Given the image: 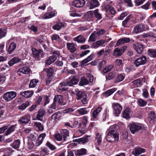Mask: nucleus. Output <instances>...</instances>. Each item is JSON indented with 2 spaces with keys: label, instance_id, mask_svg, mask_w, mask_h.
<instances>
[{
  "label": "nucleus",
  "instance_id": "f257e3e1",
  "mask_svg": "<svg viewBox=\"0 0 156 156\" xmlns=\"http://www.w3.org/2000/svg\"><path fill=\"white\" fill-rule=\"evenodd\" d=\"M106 139L109 142L115 143L119 140V134L116 130V125L110 126L106 131Z\"/></svg>",
  "mask_w": 156,
  "mask_h": 156
},
{
  "label": "nucleus",
  "instance_id": "f03ea898",
  "mask_svg": "<svg viewBox=\"0 0 156 156\" xmlns=\"http://www.w3.org/2000/svg\"><path fill=\"white\" fill-rule=\"evenodd\" d=\"M73 92V94H76V99L78 100H81L83 104L84 105L87 103V94L84 92L79 90L78 89H77L75 90V93Z\"/></svg>",
  "mask_w": 156,
  "mask_h": 156
},
{
  "label": "nucleus",
  "instance_id": "7ed1b4c3",
  "mask_svg": "<svg viewBox=\"0 0 156 156\" xmlns=\"http://www.w3.org/2000/svg\"><path fill=\"white\" fill-rule=\"evenodd\" d=\"M113 113L115 116H118L122 109V107L118 103H114L112 105Z\"/></svg>",
  "mask_w": 156,
  "mask_h": 156
},
{
  "label": "nucleus",
  "instance_id": "20e7f679",
  "mask_svg": "<svg viewBox=\"0 0 156 156\" xmlns=\"http://www.w3.org/2000/svg\"><path fill=\"white\" fill-rule=\"evenodd\" d=\"M129 127L131 133L134 134L140 130L142 128V126L140 124L136 123L130 124L129 125Z\"/></svg>",
  "mask_w": 156,
  "mask_h": 156
},
{
  "label": "nucleus",
  "instance_id": "39448f33",
  "mask_svg": "<svg viewBox=\"0 0 156 156\" xmlns=\"http://www.w3.org/2000/svg\"><path fill=\"white\" fill-rule=\"evenodd\" d=\"M16 96V93L13 91L7 92L4 95L3 98L7 101H9L13 99Z\"/></svg>",
  "mask_w": 156,
  "mask_h": 156
},
{
  "label": "nucleus",
  "instance_id": "423d86ee",
  "mask_svg": "<svg viewBox=\"0 0 156 156\" xmlns=\"http://www.w3.org/2000/svg\"><path fill=\"white\" fill-rule=\"evenodd\" d=\"M147 61V58L144 55L136 58L134 61V63L136 66L138 67L140 66L145 64Z\"/></svg>",
  "mask_w": 156,
  "mask_h": 156
},
{
  "label": "nucleus",
  "instance_id": "0eeeda50",
  "mask_svg": "<svg viewBox=\"0 0 156 156\" xmlns=\"http://www.w3.org/2000/svg\"><path fill=\"white\" fill-rule=\"evenodd\" d=\"M57 14V12L55 10H52L50 12H47L43 16H40L39 18L42 19H50L55 16Z\"/></svg>",
  "mask_w": 156,
  "mask_h": 156
},
{
  "label": "nucleus",
  "instance_id": "6e6552de",
  "mask_svg": "<svg viewBox=\"0 0 156 156\" xmlns=\"http://www.w3.org/2000/svg\"><path fill=\"white\" fill-rule=\"evenodd\" d=\"M30 117L29 114L27 113L20 117L18 120L20 124H27L30 121Z\"/></svg>",
  "mask_w": 156,
  "mask_h": 156
},
{
  "label": "nucleus",
  "instance_id": "1a4fd4ad",
  "mask_svg": "<svg viewBox=\"0 0 156 156\" xmlns=\"http://www.w3.org/2000/svg\"><path fill=\"white\" fill-rule=\"evenodd\" d=\"M65 81L67 86H72L73 85L76 84L78 82V80L77 76H73L69 77Z\"/></svg>",
  "mask_w": 156,
  "mask_h": 156
},
{
  "label": "nucleus",
  "instance_id": "9d476101",
  "mask_svg": "<svg viewBox=\"0 0 156 156\" xmlns=\"http://www.w3.org/2000/svg\"><path fill=\"white\" fill-rule=\"evenodd\" d=\"M133 48L138 54H141L144 48V45L138 43H135L133 44Z\"/></svg>",
  "mask_w": 156,
  "mask_h": 156
},
{
  "label": "nucleus",
  "instance_id": "9b49d317",
  "mask_svg": "<svg viewBox=\"0 0 156 156\" xmlns=\"http://www.w3.org/2000/svg\"><path fill=\"white\" fill-rule=\"evenodd\" d=\"M32 50L33 56L35 58H39L43 55V51L42 50H37L34 48H33Z\"/></svg>",
  "mask_w": 156,
  "mask_h": 156
},
{
  "label": "nucleus",
  "instance_id": "f8f14e48",
  "mask_svg": "<svg viewBox=\"0 0 156 156\" xmlns=\"http://www.w3.org/2000/svg\"><path fill=\"white\" fill-rule=\"evenodd\" d=\"M145 27L143 24H140L136 26L134 28V32L136 34L145 31Z\"/></svg>",
  "mask_w": 156,
  "mask_h": 156
},
{
  "label": "nucleus",
  "instance_id": "ddd939ff",
  "mask_svg": "<svg viewBox=\"0 0 156 156\" xmlns=\"http://www.w3.org/2000/svg\"><path fill=\"white\" fill-rule=\"evenodd\" d=\"M85 3V2L84 0H75L73 2V6L77 8L83 7Z\"/></svg>",
  "mask_w": 156,
  "mask_h": 156
},
{
  "label": "nucleus",
  "instance_id": "4468645a",
  "mask_svg": "<svg viewBox=\"0 0 156 156\" xmlns=\"http://www.w3.org/2000/svg\"><path fill=\"white\" fill-rule=\"evenodd\" d=\"M145 151V149L141 147H136L133 150L132 154L135 156H137Z\"/></svg>",
  "mask_w": 156,
  "mask_h": 156
},
{
  "label": "nucleus",
  "instance_id": "2eb2a0df",
  "mask_svg": "<svg viewBox=\"0 0 156 156\" xmlns=\"http://www.w3.org/2000/svg\"><path fill=\"white\" fill-rule=\"evenodd\" d=\"M54 100L56 103L61 105H64L66 104V103L64 102L63 97L60 95L55 96V97Z\"/></svg>",
  "mask_w": 156,
  "mask_h": 156
},
{
  "label": "nucleus",
  "instance_id": "dca6fc26",
  "mask_svg": "<svg viewBox=\"0 0 156 156\" xmlns=\"http://www.w3.org/2000/svg\"><path fill=\"white\" fill-rule=\"evenodd\" d=\"M130 41V39L129 37H122L119 39L116 43V46H118L121 44L129 43Z\"/></svg>",
  "mask_w": 156,
  "mask_h": 156
},
{
  "label": "nucleus",
  "instance_id": "f3484780",
  "mask_svg": "<svg viewBox=\"0 0 156 156\" xmlns=\"http://www.w3.org/2000/svg\"><path fill=\"white\" fill-rule=\"evenodd\" d=\"M46 136V134L45 133H42L40 134L35 142V145L36 146H39L42 143Z\"/></svg>",
  "mask_w": 156,
  "mask_h": 156
},
{
  "label": "nucleus",
  "instance_id": "a211bd4d",
  "mask_svg": "<svg viewBox=\"0 0 156 156\" xmlns=\"http://www.w3.org/2000/svg\"><path fill=\"white\" fill-rule=\"evenodd\" d=\"M46 136V134L45 133H42L40 134L35 142V145L36 146H39L42 143Z\"/></svg>",
  "mask_w": 156,
  "mask_h": 156
},
{
  "label": "nucleus",
  "instance_id": "6ab92c4d",
  "mask_svg": "<svg viewBox=\"0 0 156 156\" xmlns=\"http://www.w3.org/2000/svg\"><path fill=\"white\" fill-rule=\"evenodd\" d=\"M34 93V92L33 91L27 90L20 92V95L25 98H28L33 95Z\"/></svg>",
  "mask_w": 156,
  "mask_h": 156
},
{
  "label": "nucleus",
  "instance_id": "aec40b11",
  "mask_svg": "<svg viewBox=\"0 0 156 156\" xmlns=\"http://www.w3.org/2000/svg\"><path fill=\"white\" fill-rule=\"evenodd\" d=\"M30 71V69L27 66H23L20 68L18 70L17 73H21L23 74H28Z\"/></svg>",
  "mask_w": 156,
  "mask_h": 156
},
{
  "label": "nucleus",
  "instance_id": "412c9836",
  "mask_svg": "<svg viewBox=\"0 0 156 156\" xmlns=\"http://www.w3.org/2000/svg\"><path fill=\"white\" fill-rule=\"evenodd\" d=\"M73 40L79 43H84L85 42V38L83 36L80 35L73 38Z\"/></svg>",
  "mask_w": 156,
  "mask_h": 156
},
{
  "label": "nucleus",
  "instance_id": "4be33fe9",
  "mask_svg": "<svg viewBox=\"0 0 156 156\" xmlns=\"http://www.w3.org/2000/svg\"><path fill=\"white\" fill-rule=\"evenodd\" d=\"M105 9L107 12L110 13L112 15H115L116 13L115 10L110 5L107 4L105 6Z\"/></svg>",
  "mask_w": 156,
  "mask_h": 156
},
{
  "label": "nucleus",
  "instance_id": "5701e85b",
  "mask_svg": "<svg viewBox=\"0 0 156 156\" xmlns=\"http://www.w3.org/2000/svg\"><path fill=\"white\" fill-rule=\"evenodd\" d=\"M60 133L62 136H63V141H67L69 134L68 130L65 129H62L60 131Z\"/></svg>",
  "mask_w": 156,
  "mask_h": 156
},
{
  "label": "nucleus",
  "instance_id": "b1692460",
  "mask_svg": "<svg viewBox=\"0 0 156 156\" xmlns=\"http://www.w3.org/2000/svg\"><path fill=\"white\" fill-rule=\"evenodd\" d=\"M130 84L131 86H133V88L140 87L142 85V80L140 79H138L131 82Z\"/></svg>",
  "mask_w": 156,
  "mask_h": 156
},
{
  "label": "nucleus",
  "instance_id": "393cba45",
  "mask_svg": "<svg viewBox=\"0 0 156 156\" xmlns=\"http://www.w3.org/2000/svg\"><path fill=\"white\" fill-rule=\"evenodd\" d=\"M67 46L68 50L73 53L76 50V45L73 43H67Z\"/></svg>",
  "mask_w": 156,
  "mask_h": 156
},
{
  "label": "nucleus",
  "instance_id": "a878e982",
  "mask_svg": "<svg viewBox=\"0 0 156 156\" xmlns=\"http://www.w3.org/2000/svg\"><path fill=\"white\" fill-rule=\"evenodd\" d=\"M105 42L104 40H100L94 43L90 47L92 48H97L101 46H102Z\"/></svg>",
  "mask_w": 156,
  "mask_h": 156
},
{
  "label": "nucleus",
  "instance_id": "bb28decb",
  "mask_svg": "<svg viewBox=\"0 0 156 156\" xmlns=\"http://www.w3.org/2000/svg\"><path fill=\"white\" fill-rule=\"evenodd\" d=\"M102 110V108L100 107H98L97 108L95 109L92 113V116L93 119H96L98 118V116L99 113Z\"/></svg>",
  "mask_w": 156,
  "mask_h": 156
},
{
  "label": "nucleus",
  "instance_id": "cd10ccee",
  "mask_svg": "<svg viewBox=\"0 0 156 156\" xmlns=\"http://www.w3.org/2000/svg\"><path fill=\"white\" fill-rule=\"evenodd\" d=\"M64 24L61 22H59L55 24L54 25L52 26V28L53 29L59 30L62 28L65 27Z\"/></svg>",
  "mask_w": 156,
  "mask_h": 156
},
{
  "label": "nucleus",
  "instance_id": "c85d7f7f",
  "mask_svg": "<svg viewBox=\"0 0 156 156\" xmlns=\"http://www.w3.org/2000/svg\"><path fill=\"white\" fill-rule=\"evenodd\" d=\"M131 113L130 109L129 108H126L124 111L122 113V116L123 118L126 119L130 118V114Z\"/></svg>",
  "mask_w": 156,
  "mask_h": 156
},
{
  "label": "nucleus",
  "instance_id": "c756f323",
  "mask_svg": "<svg viewBox=\"0 0 156 156\" xmlns=\"http://www.w3.org/2000/svg\"><path fill=\"white\" fill-rule=\"evenodd\" d=\"M99 2L97 0H91L90 2V9L98 7L99 5Z\"/></svg>",
  "mask_w": 156,
  "mask_h": 156
},
{
  "label": "nucleus",
  "instance_id": "7c9ffc66",
  "mask_svg": "<svg viewBox=\"0 0 156 156\" xmlns=\"http://www.w3.org/2000/svg\"><path fill=\"white\" fill-rule=\"evenodd\" d=\"M16 47V44L14 42L11 43L9 45L8 49V52L9 54L12 53V52L15 49Z\"/></svg>",
  "mask_w": 156,
  "mask_h": 156
},
{
  "label": "nucleus",
  "instance_id": "2f4dec72",
  "mask_svg": "<svg viewBox=\"0 0 156 156\" xmlns=\"http://www.w3.org/2000/svg\"><path fill=\"white\" fill-rule=\"evenodd\" d=\"M20 59L17 57H14L8 62V64L10 66H12L14 64L20 62Z\"/></svg>",
  "mask_w": 156,
  "mask_h": 156
},
{
  "label": "nucleus",
  "instance_id": "473e14b6",
  "mask_svg": "<svg viewBox=\"0 0 156 156\" xmlns=\"http://www.w3.org/2000/svg\"><path fill=\"white\" fill-rule=\"evenodd\" d=\"M79 114L80 115H83L87 114L89 112V111L87 110L86 108H80L77 110Z\"/></svg>",
  "mask_w": 156,
  "mask_h": 156
},
{
  "label": "nucleus",
  "instance_id": "72a5a7b5",
  "mask_svg": "<svg viewBox=\"0 0 156 156\" xmlns=\"http://www.w3.org/2000/svg\"><path fill=\"white\" fill-rule=\"evenodd\" d=\"M148 54L151 57L155 58L156 57V48L149 49L148 50Z\"/></svg>",
  "mask_w": 156,
  "mask_h": 156
},
{
  "label": "nucleus",
  "instance_id": "f704fd0d",
  "mask_svg": "<svg viewBox=\"0 0 156 156\" xmlns=\"http://www.w3.org/2000/svg\"><path fill=\"white\" fill-rule=\"evenodd\" d=\"M29 101H27L25 103L22 104L18 106V109L20 111L25 110L27 107L30 105Z\"/></svg>",
  "mask_w": 156,
  "mask_h": 156
},
{
  "label": "nucleus",
  "instance_id": "c9c22d12",
  "mask_svg": "<svg viewBox=\"0 0 156 156\" xmlns=\"http://www.w3.org/2000/svg\"><path fill=\"white\" fill-rule=\"evenodd\" d=\"M39 81L38 79H33L31 80L29 84V87L30 88H34L36 87L37 84L39 83Z\"/></svg>",
  "mask_w": 156,
  "mask_h": 156
},
{
  "label": "nucleus",
  "instance_id": "e433bc0d",
  "mask_svg": "<svg viewBox=\"0 0 156 156\" xmlns=\"http://www.w3.org/2000/svg\"><path fill=\"white\" fill-rule=\"evenodd\" d=\"M86 151V149L84 148H82L76 151L75 154L76 156H80L85 154Z\"/></svg>",
  "mask_w": 156,
  "mask_h": 156
},
{
  "label": "nucleus",
  "instance_id": "4c0bfd02",
  "mask_svg": "<svg viewBox=\"0 0 156 156\" xmlns=\"http://www.w3.org/2000/svg\"><path fill=\"white\" fill-rule=\"evenodd\" d=\"M66 86H67V85L66 82L65 81H63L59 84L58 86V88L59 90L64 91L66 90Z\"/></svg>",
  "mask_w": 156,
  "mask_h": 156
},
{
  "label": "nucleus",
  "instance_id": "58836bf2",
  "mask_svg": "<svg viewBox=\"0 0 156 156\" xmlns=\"http://www.w3.org/2000/svg\"><path fill=\"white\" fill-rule=\"evenodd\" d=\"M98 37V36L97 34L95 31H94L90 36L89 41L92 42L94 41L97 40Z\"/></svg>",
  "mask_w": 156,
  "mask_h": 156
},
{
  "label": "nucleus",
  "instance_id": "ea45409f",
  "mask_svg": "<svg viewBox=\"0 0 156 156\" xmlns=\"http://www.w3.org/2000/svg\"><path fill=\"white\" fill-rule=\"evenodd\" d=\"M96 137L95 138V140L98 145H100L102 142L101 135L99 133H97L96 134Z\"/></svg>",
  "mask_w": 156,
  "mask_h": 156
},
{
  "label": "nucleus",
  "instance_id": "a19ab883",
  "mask_svg": "<svg viewBox=\"0 0 156 156\" xmlns=\"http://www.w3.org/2000/svg\"><path fill=\"white\" fill-rule=\"evenodd\" d=\"M90 137L89 136H86L84 137L80 138L78 140V142L80 144H83L88 141V138Z\"/></svg>",
  "mask_w": 156,
  "mask_h": 156
},
{
  "label": "nucleus",
  "instance_id": "79ce46f5",
  "mask_svg": "<svg viewBox=\"0 0 156 156\" xmlns=\"http://www.w3.org/2000/svg\"><path fill=\"white\" fill-rule=\"evenodd\" d=\"M117 90V89L116 88L109 89L105 92V95L106 97H108L112 94L115 91Z\"/></svg>",
  "mask_w": 156,
  "mask_h": 156
},
{
  "label": "nucleus",
  "instance_id": "37998d69",
  "mask_svg": "<svg viewBox=\"0 0 156 156\" xmlns=\"http://www.w3.org/2000/svg\"><path fill=\"white\" fill-rule=\"evenodd\" d=\"M122 54V53L121 51V49L118 48H116L114 50L112 55L113 56L117 57L120 56Z\"/></svg>",
  "mask_w": 156,
  "mask_h": 156
},
{
  "label": "nucleus",
  "instance_id": "c03bdc74",
  "mask_svg": "<svg viewBox=\"0 0 156 156\" xmlns=\"http://www.w3.org/2000/svg\"><path fill=\"white\" fill-rule=\"evenodd\" d=\"M44 113L43 111H39L36 115V118L38 120L41 121L44 115Z\"/></svg>",
  "mask_w": 156,
  "mask_h": 156
},
{
  "label": "nucleus",
  "instance_id": "a18cd8bd",
  "mask_svg": "<svg viewBox=\"0 0 156 156\" xmlns=\"http://www.w3.org/2000/svg\"><path fill=\"white\" fill-rule=\"evenodd\" d=\"M56 60V57L50 56L46 61L45 63L48 65H50Z\"/></svg>",
  "mask_w": 156,
  "mask_h": 156
},
{
  "label": "nucleus",
  "instance_id": "49530a36",
  "mask_svg": "<svg viewBox=\"0 0 156 156\" xmlns=\"http://www.w3.org/2000/svg\"><path fill=\"white\" fill-rule=\"evenodd\" d=\"M44 71L47 73V76H51L54 72L53 69L51 67L46 69H45Z\"/></svg>",
  "mask_w": 156,
  "mask_h": 156
},
{
  "label": "nucleus",
  "instance_id": "de8ad7c7",
  "mask_svg": "<svg viewBox=\"0 0 156 156\" xmlns=\"http://www.w3.org/2000/svg\"><path fill=\"white\" fill-rule=\"evenodd\" d=\"M137 104L140 106L144 107L146 105L147 102L142 99L139 98L137 101Z\"/></svg>",
  "mask_w": 156,
  "mask_h": 156
},
{
  "label": "nucleus",
  "instance_id": "09e8293b",
  "mask_svg": "<svg viewBox=\"0 0 156 156\" xmlns=\"http://www.w3.org/2000/svg\"><path fill=\"white\" fill-rule=\"evenodd\" d=\"M20 142L19 140H16L14 141V142L11 145L12 147L14 148H18L20 145Z\"/></svg>",
  "mask_w": 156,
  "mask_h": 156
},
{
  "label": "nucleus",
  "instance_id": "8fccbe9b",
  "mask_svg": "<svg viewBox=\"0 0 156 156\" xmlns=\"http://www.w3.org/2000/svg\"><path fill=\"white\" fill-rule=\"evenodd\" d=\"M88 83V81L84 77H83L81 78L79 84L80 86H83L87 84Z\"/></svg>",
  "mask_w": 156,
  "mask_h": 156
},
{
  "label": "nucleus",
  "instance_id": "3c124183",
  "mask_svg": "<svg viewBox=\"0 0 156 156\" xmlns=\"http://www.w3.org/2000/svg\"><path fill=\"white\" fill-rule=\"evenodd\" d=\"M34 126L39 131H42L44 129L43 126L41 123L36 122H34Z\"/></svg>",
  "mask_w": 156,
  "mask_h": 156
},
{
  "label": "nucleus",
  "instance_id": "603ef678",
  "mask_svg": "<svg viewBox=\"0 0 156 156\" xmlns=\"http://www.w3.org/2000/svg\"><path fill=\"white\" fill-rule=\"evenodd\" d=\"M16 125L11 126L6 131L5 134L7 135L14 131L16 128Z\"/></svg>",
  "mask_w": 156,
  "mask_h": 156
},
{
  "label": "nucleus",
  "instance_id": "864d4df0",
  "mask_svg": "<svg viewBox=\"0 0 156 156\" xmlns=\"http://www.w3.org/2000/svg\"><path fill=\"white\" fill-rule=\"evenodd\" d=\"M34 142H35V141L31 140H28L27 147L29 149H31L34 147Z\"/></svg>",
  "mask_w": 156,
  "mask_h": 156
},
{
  "label": "nucleus",
  "instance_id": "5fc2aeb1",
  "mask_svg": "<svg viewBox=\"0 0 156 156\" xmlns=\"http://www.w3.org/2000/svg\"><path fill=\"white\" fill-rule=\"evenodd\" d=\"M125 78V76L121 74L119 75L115 79V83H119L122 81Z\"/></svg>",
  "mask_w": 156,
  "mask_h": 156
},
{
  "label": "nucleus",
  "instance_id": "6e6d98bb",
  "mask_svg": "<svg viewBox=\"0 0 156 156\" xmlns=\"http://www.w3.org/2000/svg\"><path fill=\"white\" fill-rule=\"evenodd\" d=\"M51 52L53 54L51 56L56 57V60L57 59L58 57H59L60 55L59 51L52 50L51 51Z\"/></svg>",
  "mask_w": 156,
  "mask_h": 156
},
{
  "label": "nucleus",
  "instance_id": "4d7b16f0",
  "mask_svg": "<svg viewBox=\"0 0 156 156\" xmlns=\"http://www.w3.org/2000/svg\"><path fill=\"white\" fill-rule=\"evenodd\" d=\"M8 68V66L7 65L2 64L0 66V70L1 72H2V73H5V70L7 68Z\"/></svg>",
  "mask_w": 156,
  "mask_h": 156
},
{
  "label": "nucleus",
  "instance_id": "13d9d810",
  "mask_svg": "<svg viewBox=\"0 0 156 156\" xmlns=\"http://www.w3.org/2000/svg\"><path fill=\"white\" fill-rule=\"evenodd\" d=\"M115 74L113 72L109 73L107 76H106V80H110L114 78L115 76Z\"/></svg>",
  "mask_w": 156,
  "mask_h": 156
},
{
  "label": "nucleus",
  "instance_id": "bf43d9fd",
  "mask_svg": "<svg viewBox=\"0 0 156 156\" xmlns=\"http://www.w3.org/2000/svg\"><path fill=\"white\" fill-rule=\"evenodd\" d=\"M54 138L56 140L58 141H63V138L62 135L59 133H57L55 135Z\"/></svg>",
  "mask_w": 156,
  "mask_h": 156
},
{
  "label": "nucleus",
  "instance_id": "052dcab7",
  "mask_svg": "<svg viewBox=\"0 0 156 156\" xmlns=\"http://www.w3.org/2000/svg\"><path fill=\"white\" fill-rule=\"evenodd\" d=\"M113 67V66L112 65H108L104 69L103 72L105 73H107L108 72L110 71Z\"/></svg>",
  "mask_w": 156,
  "mask_h": 156
},
{
  "label": "nucleus",
  "instance_id": "680f3d73",
  "mask_svg": "<svg viewBox=\"0 0 156 156\" xmlns=\"http://www.w3.org/2000/svg\"><path fill=\"white\" fill-rule=\"evenodd\" d=\"M7 33L6 30L4 29H0V39L5 36Z\"/></svg>",
  "mask_w": 156,
  "mask_h": 156
},
{
  "label": "nucleus",
  "instance_id": "e2e57ef3",
  "mask_svg": "<svg viewBox=\"0 0 156 156\" xmlns=\"http://www.w3.org/2000/svg\"><path fill=\"white\" fill-rule=\"evenodd\" d=\"M59 116L57 113H55L53 114L51 116V120H53L54 121L58 120L59 118Z\"/></svg>",
  "mask_w": 156,
  "mask_h": 156
},
{
  "label": "nucleus",
  "instance_id": "0e129e2a",
  "mask_svg": "<svg viewBox=\"0 0 156 156\" xmlns=\"http://www.w3.org/2000/svg\"><path fill=\"white\" fill-rule=\"evenodd\" d=\"M131 16V15H129L126 18V19L122 21V25L124 27H126V24L129 21L130 19V17Z\"/></svg>",
  "mask_w": 156,
  "mask_h": 156
},
{
  "label": "nucleus",
  "instance_id": "69168bd1",
  "mask_svg": "<svg viewBox=\"0 0 156 156\" xmlns=\"http://www.w3.org/2000/svg\"><path fill=\"white\" fill-rule=\"evenodd\" d=\"M150 5V2L148 1L145 4L142 5L140 7L142 9L147 10L148 9Z\"/></svg>",
  "mask_w": 156,
  "mask_h": 156
},
{
  "label": "nucleus",
  "instance_id": "338daca9",
  "mask_svg": "<svg viewBox=\"0 0 156 156\" xmlns=\"http://www.w3.org/2000/svg\"><path fill=\"white\" fill-rule=\"evenodd\" d=\"M82 124L84 126H85L88 122V118L86 116H83L82 118Z\"/></svg>",
  "mask_w": 156,
  "mask_h": 156
},
{
  "label": "nucleus",
  "instance_id": "774afa93",
  "mask_svg": "<svg viewBox=\"0 0 156 156\" xmlns=\"http://www.w3.org/2000/svg\"><path fill=\"white\" fill-rule=\"evenodd\" d=\"M146 0H135L134 2L136 6H139L142 4Z\"/></svg>",
  "mask_w": 156,
  "mask_h": 156
}]
</instances>
